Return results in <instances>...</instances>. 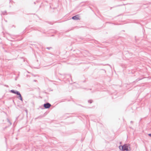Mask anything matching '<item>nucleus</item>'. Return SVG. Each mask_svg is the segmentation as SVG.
Instances as JSON below:
<instances>
[{
	"label": "nucleus",
	"instance_id": "obj_11",
	"mask_svg": "<svg viewBox=\"0 0 151 151\" xmlns=\"http://www.w3.org/2000/svg\"><path fill=\"white\" fill-rule=\"evenodd\" d=\"M133 122L132 121H131V123H132Z\"/></svg>",
	"mask_w": 151,
	"mask_h": 151
},
{
	"label": "nucleus",
	"instance_id": "obj_1",
	"mask_svg": "<svg viewBox=\"0 0 151 151\" xmlns=\"http://www.w3.org/2000/svg\"><path fill=\"white\" fill-rule=\"evenodd\" d=\"M119 148L122 151H131V150L130 145L128 144H124L123 145H119Z\"/></svg>",
	"mask_w": 151,
	"mask_h": 151
},
{
	"label": "nucleus",
	"instance_id": "obj_8",
	"mask_svg": "<svg viewBox=\"0 0 151 151\" xmlns=\"http://www.w3.org/2000/svg\"><path fill=\"white\" fill-rule=\"evenodd\" d=\"M6 12V11H4V12H3L2 14H5Z\"/></svg>",
	"mask_w": 151,
	"mask_h": 151
},
{
	"label": "nucleus",
	"instance_id": "obj_9",
	"mask_svg": "<svg viewBox=\"0 0 151 151\" xmlns=\"http://www.w3.org/2000/svg\"><path fill=\"white\" fill-rule=\"evenodd\" d=\"M148 135L150 137H151V134H148Z\"/></svg>",
	"mask_w": 151,
	"mask_h": 151
},
{
	"label": "nucleus",
	"instance_id": "obj_12",
	"mask_svg": "<svg viewBox=\"0 0 151 151\" xmlns=\"http://www.w3.org/2000/svg\"><path fill=\"white\" fill-rule=\"evenodd\" d=\"M121 143H121V142H120V144H121Z\"/></svg>",
	"mask_w": 151,
	"mask_h": 151
},
{
	"label": "nucleus",
	"instance_id": "obj_7",
	"mask_svg": "<svg viewBox=\"0 0 151 151\" xmlns=\"http://www.w3.org/2000/svg\"><path fill=\"white\" fill-rule=\"evenodd\" d=\"M52 48V47H46V49H48V50H50V49Z\"/></svg>",
	"mask_w": 151,
	"mask_h": 151
},
{
	"label": "nucleus",
	"instance_id": "obj_4",
	"mask_svg": "<svg viewBox=\"0 0 151 151\" xmlns=\"http://www.w3.org/2000/svg\"><path fill=\"white\" fill-rule=\"evenodd\" d=\"M72 19H73L77 20L79 19V18L78 17V15H76L72 17Z\"/></svg>",
	"mask_w": 151,
	"mask_h": 151
},
{
	"label": "nucleus",
	"instance_id": "obj_10",
	"mask_svg": "<svg viewBox=\"0 0 151 151\" xmlns=\"http://www.w3.org/2000/svg\"><path fill=\"white\" fill-rule=\"evenodd\" d=\"M6 86V87H8V86H7V85Z\"/></svg>",
	"mask_w": 151,
	"mask_h": 151
},
{
	"label": "nucleus",
	"instance_id": "obj_13",
	"mask_svg": "<svg viewBox=\"0 0 151 151\" xmlns=\"http://www.w3.org/2000/svg\"><path fill=\"white\" fill-rule=\"evenodd\" d=\"M34 3L35 4V2H34Z\"/></svg>",
	"mask_w": 151,
	"mask_h": 151
},
{
	"label": "nucleus",
	"instance_id": "obj_2",
	"mask_svg": "<svg viewBox=\"0 0 151 151\" xmlns=\"http://www.w3.org/2000/svg\"><path fill=\"white\" fill-rule=\"evenodd\" d=\"M10 92L16 94L17 95H18V96H17V98L20 100L21 101H23L22 97L19 91H15L14 90H12L10 91Z\"/></svg>",
	"mask_w": 151,
	"mask_h": 151
},
{
	"label": "nucleus",
	"instance_id": "obj_6",
	"mask_svg": "<svg viewBox=\"0 0 151 151\" xmlns=\"http://www.w3.org/2000/svg\"><path fill=\"white\" fill-rule=\"evenodd\" d=\"M88 103H90V104H91L92 102V100H89L88 101Z\"/></svg>",
	"mask_w": 151,
	"mask_h": 151
},
{
	"label": "nucleus",
	"instance_id": "obj_5",
	"mask_svg": "<svg viewBox=\"0 0 151 151\" xmlns=\"http://www.w3.org/2000/svg\"><path fill=\"white\" fill-rule=\"evenodd\" d=\"M7 122L9 123L10 125H11L12 124V123L9 121V119H7Z\"/></svg>",
	"mask_w": 151,
	"mask_h": 151
},
{
	"label": "nucleus",
	"instance_id": "obj_3",
	"mask_svg": "<svg viewBox=\"0 0 151 151\" xmlns=\"http://www.w3.org/2000/svg\"><path fill=\"white\" fill-rule=\"evenodd\" d=\"M51 106V104L49 103H47L43 104V106L45 109L49 108Z\"/></svg>",
	"mask_w": 151,
	"mask_h": 151
}]
</instances>
